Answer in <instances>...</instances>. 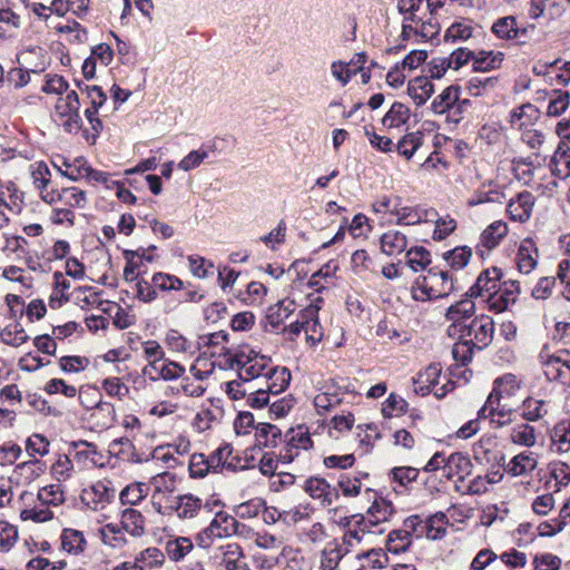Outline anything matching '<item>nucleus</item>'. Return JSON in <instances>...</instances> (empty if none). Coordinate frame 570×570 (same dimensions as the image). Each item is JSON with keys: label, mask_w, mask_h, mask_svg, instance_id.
Listing matches in <instances>:
<instances>
[{"label": "nucleus", "mask_w": 570, "mask_h": 570, "mask_svg": "<svg viewBox=\"0 0 570 570\" xmlns=\"http://www.w3.org/2000/svg\"><path fill=\"white\" fill-rule=\"evenodd\" d=\"M423 135L420 131L409 132L399 140L396 145L397 153L410 159L422 146Z\"/></svg>", "instance_id": "774afa93"}, {"label": "nucleus", "mask_w": 570, "mask_h": 570, "mask_svg": "<svg viewBox=\"0 0 570 570\" xmlns=\"http://www.w3.org/2000/svg\"><path fill=\"white\" fill-rule=\"evenodd\" d=\"M144 373L151 380L163 379L169 381L180 377L185 373V368L176 362L163 358L156 365L146 366Z\"/></svg>", "instance_id": "473e14b6"}, {"label": "nucleus", "mask_w": 570, "mask_h": 570, "mask_svg": "<svg viewBox=\"0 0 570 570\" xmlns=\"http://www.w3.org/2000/svg\"><path fill=\"white\" fill-rule=\"evenodd\" d=\"M454 289L453 276L439 268L429 269L428 274L416 279L411 295L414 301L425 302L450 295Z\"/></svg>", "instance_id": "f03ea898"}, {"label": "nucleus", "mask_w": 570, "mask_h": 570, "mask_svg": "<svg viewBox=\"0 0 570 570\" xmlns=\"http://www.w3.org/2000/svg\"><path fill=\"white\" fill-rule=\"evenodd\" d=\"M203 508V501L195 494L186 493L174 497L168 501L166 514L175 513L181 520H190L198 515Z\"/></svg>", "instance_id": "a211bd4d"}, {"label": "nucleus", "mask_w": 570, "mask_h": 570, "mask_svg": "<svg viewBox=\"0 0 570 570\" xmlns=\"http://www.w3.org/2000/svg\"><path fill=\"white\" fill-rule=\"evenodd\" d=\"M535 198L530 191H521L512 197L507 205V213L510 219L519 223H525L530 219Z\"/></svg>", "instance_id": "4be33fe9"}, {"label": "nucleus", "mask_w": 570, "mask_h": 570, "mask_svg": "<svg viewBox=\"0 0 570 570\" xmlns=\"http://www.w3.org/2000/svg\"><path fill=\"white\" fill-rule=\"evenodd\" d=\"M474 297H470L468 293L465 297L449 306L445 318L451 322L449 327L450 335H455L459 327L465 325L466 321L475 314Z\"/></svg>", "instance_id": "f3484780"}, {"label": "nucleus", "mask_w": 570, "mask_h": 570, "mask_svg": "<svg viewBox=\"0 0 570 570\" xmlns=\"http://www.w3.org/2000/svg\"><path fill=\"white\" fill-rule=\"evenodd\" d=\"M304 491L320 502L323 508L332 505L338 500L340 494L335 487H332L323 478L312 476L305 481Z\"/></svg>", "instance_id": "6ab92c4d"}, {"label": "nucleus", "mask_w": 570, "mask_h": 570, "mask_svg": "<svg viewBox=\"0 0 570 570\" xmlns=\"http://www.w3.org/2000/svg\"><path fill=\"white\" fill-rule=\"evenodd\" d=\"M148 492L147 483L132 482L120 491L119 500L122 505H137L148 495Z\"/></svg>", "instance_id": "de8ad7c7"}, {"label": "nucleus", "mask_w": 570, "mask_h": 570, "mask_svg": "<svg viewBox=\"0 0 570 570\" xmlns=\"http://www.w3.org/2000/svg\"><path fill=\"white\" fill-rule=\"evenodd\" d=\"M522 387V381L514 374H505L494 381V386L489 394L501 401L514 397Z\"/></svg>", "instance_id": "7c9ffc66"}, {"label": "nucleus", "mask_w": 570, "mask_h": 570, "mask_svg": "<svg viewBox=\"0 0 570 570\" xmlns=\"http://www.w3.org/2000/svg\"><path fill=\"white\" fill-rule=\"evenodd\" d=\"M472 253V248L469 246H456L451 250L444 252L443 258L452 269L460 271L469 264Z\"/></svg>", "instance_id": "4d7b16f0"}, {"label": "nucleus", "mask_w": 570, "mask_h": 570, "mask_svg": "<svg viewBox=\"0 0 570 570\" xmlns=\"http://www.w3.org/2000/svg\"><path fill=\"white\" fill-rule=\"evenodd\" d=\"M407 245L409 238L401 230L389 229L380 237L381 252L389 257H396L406 253Z\"/></svg>", "instance_id": "bb28decb"}, {"label": "nucleus", "mask_w": 570, "mask_h": 570, "mask_svg": "<svg viewBox=\"0 0 570 570\" xmlns=\"http://www.w3.org/2000/svg\"><path fill=\"white\" fill-rule=\"evenodd\" d=\"M530 422H521L510 430V441L513 444L524 448H532L537 443V429L529 424Z\"/></svg>", "instance_id": "ea45409f"}, {"label": "nucleus", "mask_w": 570, "mask_h": 570, "mask_svg": "<svg viewBox=\"0 0 570 570\" xmlns=\"http://www.w3.org/2000/svg\"><path fill=\"white\" fill-rule=\"evenodd\" d=\"M501 271L499 268H487L480 273L475 283L469 288L470 297H481L488 302L491 299L495 291L499 288Z\"/></svg>", "instance_id": "2eb2a0df"}, {"label": "nucleus", "mask_w": 570, "mask_h": 570, "mask_svg": "<svg viewBox=\"0 0 570 570\" xmlns=\"http://www.w3.org/2000/svg\"><path fill=\"white\" fill-rule=\"evenodd\" d=\"M543 373L549 381L566 382L570 380V353L561 351L557 354H541Z\"/></svg>", "instance_id": "ddd939ff"}, {"label": "nucleus", "mask_w": 570, "mask_h": 570, "mask_svg": "<svg viewBox=\"0 0 570 570\" xmlns=\"http://www.w3.org/2000/svg\"><path fill=\"white\" fill-rule=\"evenodd\" d=\"M538 258L539 250L535 243L531 238L521 240L514 259L519 273L528 275L534 271L538 265Z\"/></svg>", "instance_id": "5701e85b"}, {"label": "nucleus", "mask_w": 570, "mask_h": 570, "mask_svg": "<svg viewBox=\"0 0 570 570\" xmlns=\"http://www.w3.org/2000/svg\"><path fill=\"white\" fill-rule=\"evenodd\" d=\"M505 197L504 188L501 185L493 180H487L468 199V205L474 207L484 203H502Z\"/></svg>", "instance_id": "393cba45"}, {"label": "nucleus", "mask_w": 570, "mask_h": 570, "mask_svg": "<svg viewBox=\"0 0 570 570\" xmlns=\"http://www.w3.org/2000/svg\"><path fill=\"white\" fill-rule=\"evenodd\" d=\"M532 23L521 26L513 16L499 18L492 24V32L502 40H513L518 45H525L532 40L535 32Z\"/></svg>", "instance_id": "6e6552de"}, {"label": "nucleus", "mask_w": 570, "mask_h": 570, "mask_svg": "<svg viewBox=\"0 0 570 570\" xmlns=\"http://www.w3.org/2000/svg\"><path fill=\"white\" fill-rule=\"evenodd\" d=\"M410 118V108L402 102H394L383 117L382 124L387 129L401 128L407 124Z\"/></svg>", "instance_id": "79ce46f5"}, {"label": "nucleus", "mask_w": 570, "mask_h": 570, "mask_svg": "<svg viewBox=\"0 0 570 570\" xmlns=\"http://www.w3.org/2000/svg\"><path fill=\"white\" fill-rule=\"evenodd\" d=\"M473 464L468 454L462 452H452L445 455L443 452H436L424 465L425 472L441 471V475L448 480L456 478L463 481L472 472Z\"/></svg>", "instance_id": "7ed1b4c3"}, {"label": "nucleus", "mask_w": 570, "mask_h": 570, "mask_svg": "<svg viewBox=\"0 0 570 570\" xmlns=\"http://www.w3.org/2000/svg\"><path fill=\"white\" fill-rule=\"evenodd\" d=\"M246 532H250V529L237 521L236 518L226 512H218L208 527L199 532L197 541L200 547L209 548L215 539H224L233 535L242 537L245 535Z\"/></svg>", "instance_id": "20e7f679"}, {"label": "nucleus", "mask_w": 570, "mask_h": 570, "mask_svg": "<svg viewBox=\"0 0 570 570\" xmlns=\"http://www.w3.org/2000/svg\"><path fill=\"white\" fill-rule=\"evenodd\" d=\"M213 354H216V352H213ZM217 354L222 357L219 366L237 371L242 381L264 377L271 365L269 357L255 352L248 346H242L234 351L222 346Z\"/></svg>", "instance_id": "f257e3e1"}, {"label": "nucleus", "mask_w": 570, "mask_h": 570, "mask_svg": "<svg viewBox=\"0 0 570 570\" xmlns=\"http://www.w3.org/2000/svg\"><path fill=\"white\" fill-rule=\"evenodd\" d=\"M71 191L69 188L51 189L42 191V199L53 206L52 222L62 224L71 222L70 202Z\"/></svg>", "instance_id": "dca6fc26"}, {"label": "nucleus", "mask_w": 570, "mask_h": 570, "mask_svg": "<svg viewBox=\"0 0 570 570\" xmlns=\"http://www.w3.org/2000/svg\"><path fill=\"white\" fill-rule=\"evenodd\" d=\"M102 313L112 318L114 325L119 330L130 327L136 322V316L131 312L122 308L119 304L108 301L105 303Z\"/></svg>", "instance_id": "a19ab883"}, {"label": "nucleus", "mask_w": 570, "mask_h": 570, "mask_svg": "<svg viewBox=\"0 0 570 570\" xmlns=\"http://www.w3.org/2000/svg\"><path fill=\"white\" fill-rule=\"evenodd\" d=\"M537 460L532 453L522 452L514 455L507 464V472L513 476L532 472L537 468Z\"/></svg>", "instance_id": "49530a36"}, {"label": "nucleus", "mask_w": 570, "mask_h": 570, "mask_svg": "<svg viewBox=\"0 0 570 570\" xmlns=\"http://www.w3.org/2000/svg\"><path fill=\"white\" fill-rule=\"evenodd\" d=\"M104 314L105 313L100 312H85L77 314L79 322L73 321V332H77L78 327H80L81 332L87 330L91 334L105 332L108 326V320L104 316Z\"/></svg>", "instance_id": "72a5a7b5"}, {"label": "nucleus", "mask_w": 570, "mask_h": 570, "mask_svg": "<svg viewBox=\"0 0 570 570\" xmlns=\"http://www.w3.org/2000/svg\"><path fill=\"white\" fill-rule=\"evenodd\" d=\"M446 521L444 513H436L429 518L425 522L421 521L419 528H421L420 533H425V535L431 540H438L445 535L446 533Z\"/></svg>", "instance_id": "864d4df0"}, {"label": "nucleus", "mask_w": 570, "mask_h": 570, "mask_svg": "<svg viewBox=\"0 0 570 570\" xmlns=\"http://www.w3.org/2000/svg\"><path fill=\"white\" fill-rule=\"evenodd\" d=\"M520 295V284L518 281H505L499 284L498 291L489 301V307L495 313L507 311L514 304Z\"/></svg>", "instance_id": "aec40b11"}, {"label": "nucleus", "mask_w": 570, "mask_h": 570, "mask_svg": "<svg viewBox=\"0 0 570 570\" xmlns=\"http://www.w3.org/2000/svg\"><path fill=\"white\" fill-rule=\"evenodd\" d=\"M107 302V299H102L101 294L95 287L78 286L73 288V304L79 306L80 313H102Z\"/></svg>", "instance_id": "412c9836"}, {"label": "nucleus", "mask_w": 570, "mask_h": 570, "mask_svg": "<svg viewBox=\"0 0 570 570\" xmlns=\"http://www.w3.org/2000/svg\"><path fill=\"white\" fill-rule=\"evenodd\" d=\"M406 265L413 272L424 271L431 264V254L423 246H414L406 250Z\"/></svg>", "instance_id": "bf43d9fd"}, {"label": "nucleus", "mask_w": 570, "mask_h": 570, "mask_svg": "<svg viewBox=\"0 0 570 570\" xmlns=\"http://www.w3.org/2000/svg\"><path fill=\"white\" fill-rule=\"evenodd\" d=\"M337 271L338 263L336 261H330L311 276L308 285L316 288V291H321L333 282Z\"/></svg>", "instance_id": "3c124183"}, {"label": "nucleus", "mask_w": 570, "mask_h": 570, "mask_svg": "<svg viewBox=\"0 0 570 570\" xmlns=\"http://www.w3.org/2000/svg\"><path fill=\"white\" fill-rule=\"evenodd\" d=\"M551 410L550 401L534 396L525 397L520 405V415L523 421L538 422L544 419Z\"/></svg>", "instance_id": "c756f323"}, {"label": "nucleus", "mask_w": 570, "mask_h": 570, "mask_svg": "<svg viewBox=\"0 0 570 570\" xmlns=\"http://www.w3.org/2000/svg\"><path fill=\"white\" fill-rule=\"evenodd\" d=\"M394 514V507L391 501L383 498L374 500L371 507L367 509L366 514H355L353 520L356 523L363 525L362 529H372L379 527L382 523L389 522Z\"/></svg>", "instance_id": "f8f14e48"}, {"label": "nucleus", "mask_w": 570, "mask_h": 570, "mask_svg": "<svg viewBox=\"0 0 570 570\" xmlns=\"http://www.w3.org/2000/svg\"><path fill=\"white\" fill-rule=\"evenodd\" d=\"M421 520L413 515L404 521L403 529L391 531L386 542V549L391 553L399 554L405 552L412 544L413 532L419 531Z\"/></svg>", "instance_id": "4468645a"}, {"label": "nucleus", "mask_w": 570, "mask_h": 570, "mask_svg": "<svg viewBox=\"0 0 570 570\" xmlns=\"http://www.w3.org/2000/svg\"><path fill=\"white\" fill-rule=\"evenodd\" d=\"M29 336L21 324L13 322L0 332V340L7 345L18 347L28 341Z\"/></svg>", "instance_id": "680f3d73"}, {"label": "nucleus", "mask_w": 570, "mask_h": 570, "mask_svg": "<svg viewBox=\"0 0 570 570\" xmlns=\"http://www.w3.org/2000/svg\"><path fill=\"white\" fill-rule=\"evenodd\" d=\"M71 275V268L69 263H66V273L55 272L53 274V288L49 297V306L52 309L60 308L63 304L69 301V287L70 283L68 277Z\"/></svg>", "instance_id": "c85d7f7f"}, {"label": "nucleus", "mask_w": 570, "mask_h": 570, "mask_svg": "<svg viewBox=\"0 0 570 570\" xmlns=\"http://www.w3.org/2000/svg\"><path fill=\"white\" fill-rule=\"evenodd\" d=\"M121 529L131 537L140 538L146 533V519L140 511L127 508L121 512Z\"/></svg>", "instance_id": "f704fd0d"}, {"label": "nucleus", "mask_w": 570, "mask_h": 570, "mask_svg": "<svg viewBox=\"0 0 570 570\" xmlns=\"http://www.w3.org/2000/svg\"><path fill=\"white\" fill-rule=\"evenodd\" d=\"M433 92L434 85L429 77H415L407 83V94L416 106H423Z\"/></svg>", "instance_id": "c9c22d12"}, {"label": "nucleus", "mask_w": 570, "mask_h": 570, "mask_svg": "<svg viewBox=\"0 0 570 570\" xmlns=\"http://www.w3.org/2000/svg\"><path fill=\"white\" fill-rule=\"evenodd\" d=\"M471 570H500L499 556L491 549H481L470 563Z\"/></svg>", "instance_id": "0e129e2a"}, {"label": "nucleus", "mask_w": 570, "mask_h": 570, "mask_svg": "<svg viewBox=\"0 0 570 570\" xmlns=\"http://www.w3.org/2000/svg\"><path fill=\"white\" fill-rule=\"evenodd\" d=\"M509 233V226L505 222L499 219L487 226L480 235L478 250L483 256L482 248L492 250L498 247Z\"/></svg>", "instance_id": "b1692460"}, {"label": "nucleus", "mask_w": 570, "mask_h": 570, "mask_svg": "<svg viewBox=\"0 0 570 570\" xmlns=\"http://www.w3.org/2000/svg\"><path fill=\"white\" fill-rule=\"evenodd\" d=\"M52 119L59 126H62L67 131L71 127V94L60 97L55 106Z\"/></svg>", "instance_id": "052dcab7"}, {"label": "nucleus", "mask_w": 570, "mask_h": 570, "mask_svg": "<svg viewBox=\"0 0 570 570\" xmlns=\"http://www.w3.org/2000/svg\"><path fill=\"white\" fill-rule=\"evenodd\" d=\"M294 312V303L292 301H281L271 306L267 312V321L274 327H278Z\"/></svg>", "instance_id": "69168bd1"}, {"label": "nucleus", "mask_w": 570, "mask_h": 570, "mask_svg": "<svg viewBox=\"0 0 570 570\" xmlns=\"http://www.w3.org/2000/svg\"><path fill=\"white\" fill-rule=\"evenodd\" d=\"M435 215L433 209H426L420 206H402V202H400L395 214L396 225H419L431 220Z\"/></svg>", "instance_id": "cd10ccee"}, {"label": "nucleus", "mask_w": 570, "mask_h": 570, "mask_svg": "<svg viewBox=\"0 0 570 570\" xmlns=\"http://www.w3.org/2000/svg\"><path fill=\"white\" fill-rule=\"evenodd\" d=\"M282 431L278 426L269 423H261L256 426V441L258 445L274 448L281 439Z\"/></svg>", "instance_id": "e2e57ef3"}, {"label": "nucleus", "mask_w": 570, "mask_h": 570, "mask_svg": "<svg viewBox=\"0 0 570 570\" xmlns=\"http://www.w3.org/2000/svg\"><path fill=\"white\" fill-rule=\"evenodd\" d=\"M73 460L83 468L97 465L100 455L92 443L85 441H73Z\"/></svg>", "instance_id": "c03bdc74"}, {"label": "nucleus", "mask_w": 570, "mask_h": 570, "mask_svg": "<svg viewBox=\"0 0 570 570\" xmlns=\"http://www.w3.org/2000/svg\"><path fill=\"white\" fill-rule=\"evenodd\" d=\"M108 480H99L82 489L81 502L94 511L102 510L115 497V491Z\"/></svg>", "instance_id": "9d476101"}, {"label": "nucleus", "mask_w": 570, "mask_h": 570, "mask_svg": "<svg viewBox=\"0 0 570 570\" xmlns=\"http://www.w3.org/2000/svg\"><path fill=\"white\" fill-rule=\"evenodd\" d=\"M461 89L459 86L451 85L442 90L431 102V111L434 115H444L450 108L460 100Z\"/></svg>", "instance_id": "58836bf2"}, {"label": "nucleus", "mask_w": 570, "mask_h": 570, "mask_svg": "<svg viewBox=\"0 0 570 570\" xmlns=\"http://www.w3.org/2000/svg\"><path fill=\"white\" fill-rule=\"evenodd\" d=\"M233 449L229 444H225L216 449L207 456L213 473L220 472L224 468L234 469L235 464L232 460Z\"/></svg>", "instance_id": "6e6d98bb"}, {"label": "nucleus", "mask_w": 570, "mask_h": 570, "mask_svg": "<svg viewBox=\"0 0 570 570\" xmlns=\"http://www.w3.org/2000/svg\"><path fill=\"white\" fill-rule=\"evenodd\" d=\"M479 417L488 419L493 429L507 426L513 422L514 413L507 403L488 396L484 405L478 412Z\"/></svg>", "instance_id": "9b49d317"}, {"label": "nucleus", "mask_w": 570, "mask_h": 570, "mask_svg": "<svg viewBox=\"0 0 570 570\" xmlns=\"http://www.w3.org/2000/svg\"><path fill=\"white\" fill-rule=\"evenodd\" d=\"M356 430V440L358 442V450L361 455L370 453L374 448L375 442L381 439V433L377 425H357Z\"/></svg>", "instance_id": "a18cd8bd"}, {"label": "nucleus", "mask_w": 570, "mask_h": 570, "mask_svg": "<svg viewBox=\"0 0 570 570\" xmlns=\"http://www.w3.org/2000/svg\"><path fill=\"white\" fill-rule=\"evenodd\" d=\"M567 0H532L530 17L539 19L547 17L549 20L559 18L564 12Z\"/></svg>", "instance_id": "2f4dec72"}, {"label": "nucleus", "mask_w": 570, "mask_h": 570, "mask_svg": "<svg viewBox=\"0 0 570 570\" xmlns=\"http://www.w3.org/2000/svg\"><path fill=\"white\" fill-rule=\"evenodd\" d=\"M149 487H153L151 504L154 509L160 514H166L168 501L173 500L171 495L176 491V475L170 472L158 473L150 479Z\"/></svg>", "instance_id": "1a4fd4ad"}, {"label": "nucleus", "mask_w": 570, "mask_h": 570, "mask_svg": "<svg viewBox=\"0 0 570 570\" xmlns=\"http://www.w3.org/2000/svg\"><path fill=\"white\" fill-rule=\"evenodd\" d=\"M413 383L416 393L421 395L433 393L438 399L444 397L454 389V383L446 376H442V367L439 363H432L419 372Z\"/></svg>", "instance_id": "423d86ee"}, {"label": "nucleus", "mask_w": 570, "mask_h": 570, "mask_svg": "<svg viewBox=\"0 0 570 570\" xmlns=\"http://www.w3.org/2000/svg\"><path fill=\"white\" fill-rule=\"evenodd\" d=\"M493 333V320L488 315H481L459 327L455 335L473 348L482 350L492 342Z\"/></svg>", "instance_id": "0eeeda50"}, {"label": "nucleus", "mask_w": 570, "mask_h": 570, "mask_svg": "<svg viewBox=\"0 0 570 570\" xmlns=\"http://www.w3.org/2000/svg\"><path fill=\"white\" fill-rule=\"evenodd\" d=\"M43 472L42 463L39 460H30L18 464L12 474L17 483H31L38 479Z\"/></svg>", "instance_id": "37998d69"}, {"label": "nucleus", "mask_w": 570, "mask_h": 570, "mask_svg": "<svg viewBox=\"0 0 570 570\" xmlns=\"http://www.w3.org/2000/svg\"><path fill=\"white\" fill-rule=\"evenodd\" d=\"M264 377L266 380L265 389L271 394L277 395L288 386L291 382V372L286 367H274L271 364Z\"/></svg>", "instance_id": "4c0bfd02"}, {"label": "nucleus", "mask_w": 570, "mask_h": 570, "mask_svg": "<svg viewBox=\"0 0 570 570\" xmlns=\"http://www.w3.org/2000/svg\"><path fill=\"white\" fill-rule=\"evenodd\" d=\"M134 561L140 570H153L163 566L165 556L158 548L151 547L140 551Z\"/></svg>", "instance_id": "603ef678"}, {"label": "nucleus", "mask_w": 570, "mask_h": 570, "mask_svg": "<svg viewBox=\"0 0 570 570\" xmlns=\"http://www.w3.org/2000/svg\"><path fill=\"white\" fill-rule=\"evenodd\" d=\"M98 532L104 544L112 549H121L127 544L124 530L117 523H107L100 527Z\"/></svg>", "instance_id": "09e8293b"}, {"label": "nucleus", "mask_w": 570, "mask_h": 570, "mask_svg": "<svg viewBox=\"0 0 570 570\" xmlns=\"http://www.w3.org/2000/svg\"><path fill=\"white\" fill-rule=\"evenodd\" d=\"M538 110L531 104H524L514 108L510 115V124L518 130H523L528 127L533 118H537Z\"/></svg>", "instance_id": "13d9d810"}, {"label": "nucleus", "mask_w": 570, "mask_h": 570, "mask_svg": "<svg viewBox=\"0 0 570 570\" xmlns=\"http://www.w3.org/2000/svg\"><path fill=\"white\" fill-rule=\"evenodd\" d=\"M86 409L90 411L89 420L96 428L107 429L114 424L116 410L110 402L94 400L92 404H86Z\"/></svg>", "instance_id": "a878e982"}, {"label": "nucleus", "mask_w": 570, "mask_h": 570, "mask_svg": "<svg viewBox=\"0 0 570 570\" xmlns=\"http://www.w3.org/2000/svg\"><path fill=\"white\" fill-rule=\"evenodd\" d=\"M503 61L502 52L494 51H480L474 53L473 58V69L475 71L487 72L492 69L498 68Z\"/></svg>", "instance_id": "5fc2aeb1"}, {"label": "nucleus", "mask_w": 570, "mask_h": 570, "mask_svg": "<svg viewBox=\"0 0 570 570\" xmlns=\"http://www.w3.org/2000/svg\"><path fill=\"white\" fill-rule=\"evenodd\" d=\"M85 179L88 183H105L107 184V174L92 169L87 161L82 158L73 159V180Z\"/></svg>", "instance_id": "8fccbe9b"}, {"label": "nucleus", "mask_w": 570, "mask_h": 570, "mask_svg": "<svg viewBox=\"0 0 570 570\" xmlns=\"http://www.w3.org/2000/svg\"><path fill=\"white\" fill-rule=\"evenodd\" d=\"M551 446L559 454L570 452V419L554 424L550 433Z\"/></svg>", "instance_id": "e433bc0d"}, {"label": "nucleus", "mask_w": 570, "mask_h": 570, "mask_svg": "<svg viewBox=\"0 0 570 570\" xmlns=\"http://www.w3.org/2000/svg\"><path fill=\"white\" fill-rule=\"evenodd\" d=\"M322 303L323 298L321 296L311 299L309 305L301 312L299 318L288 326V333L292 336H297L304 332L305 340L311 345L321 342L323 327L318 321V311L321 309Z\"/></svg>", "instance_id": "39448f33"}, {"label": "nucleus", "mask_w": 570, "mask_h": 570, "mask_svg": "<svg viewBox=\"0 0 570 570\" xmlns=\"http://www.w3.org/2000/svg\"><path fill=\"white\" fill-rule=\"evenodd\" d=\"M341 523L344 527H348L343 537V543L347 546V548L360 543L366 533L373 532L372 529H362L363 525L356 523V521L353 520V515L351 518H344Z\"/></svg>", "instance_id": "338daca9"}]
</instances>
